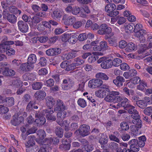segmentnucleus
Masks as SVG:
<instances>
[{"instance_id": "obj_1", "label": "nucleus", "mask_w": 152, "mask_h": 152, "mask_svg": "<svg viewBox=\"0 0 152 152\" xmlns=\"http://www.w3.org/2000/svg\"><path fill=\"white\" fill-rule=\"evenodd\" d=\"M56 101L52 97H48L46 98V103L47 105L49 107L48 109L44 110L42 111V113L44 115L46 114V117L48 119L54 121L56 120V117L52 115L53 113V110L51 108L55 105Z\"/></svg>"}, {"instance_id": "obj_2", "label": "nucleus", "mask_w": 152, "mask_h": 152, "mask_svg": "<svg viewBox=\"0 0 152 152\" xmlns=\"http://www.w3.org/2000/svg\"><path fill=\"white\" fill-rule=\"evenodd\" d=\"M128 112L132 114V116L129 118V123L131 124H141V121L140 119V116L137 110L134 109V107L130 105L127 108Z\"/></svg>"}, {"instance_id": "obj_3", "label": "nucleus", "mask_w": 152, "mask_h": 152, "mask_svg": "<svg viewBox=\"0 0 152 152\" xmlns=\"http://www.w3.org/2000/svg\"><path fill=\"white\" fill-rule=\"evenodd\" d=\"M119 94V93L117 91H112L110 92L109 95H107L105 98V100L108 102L117 103L122 100L123 98L120 96H116Z\"/></svg>"}, {"instance_id": "obj_4", "label": "nucleus", "mask_w": 152, "mask_h": 152, "mask_svg": "<svg viewBox=\"0 0 152 152\" xmlns=\"http://www.w3.org/2000/svg\"><path fill=\"white\" fill-rule=\"evenodd\" d=\"M88 85L89 87L92 88H105L106 87L105 85L103 84V81L99 79H93L90 80Z\"/></svg>"}, {"instance_id": "obj_5", "label": "nucleus", "mask_w": 152, "mask_h": 152, "mask_svg": "<svg viewBox=\"0 0 152 152\" xmlns=\"http://www.w3.org/2000/svg\"><path fill=\"white\" fill-rule=\"evenodd\" d=\"M130 145V149H126L125 152H136L140 150V147L138 145V140L135 139H132L129 142Z\"/></svg>"}, {"instance_id": "obj_6", "label": "nucleus", "mask_w": 152, "mask_h": 152, "mask_svg": "<svg viewBox=\"0 0 152 152\" xmlns=\"http://www.w3.org/2000/svg\"><path fill=\"white\" fill-rule=\"evenodd\" d=\"M101 89L96 90L95 92V95L99 98H103L107 94L109 95L110 91L109 87L106 85L105 88H101Z\"/></svg>"}, {"instance_id": "obj_7", "label": "nucleus", "mask_w": 152, "mask_h": 152, "mask_svg": "<svg viewBox=\"0 0 152 152\" xmlns=\"http://www.w3.org/2000/svg\"><path fill=\"white\" fill-rule=\"evenodd\" d=\"M84 63V61L83 60L77 57L75 59L73 63L67 66L66 69V70L67 71H69L74 69L78 66L83 64Z\"/></svg>"}, {"instance_id": "obj_8", "label": "nucleus", "mask_w": 152, "mask_h": 152, "mask_svg": "<svg viewBox=\"0 0 152 152\" xmlns=\"http://www.w3.org/2000/svg\"><path fill=\"white\" fill-rule=\"evenodd\" d=\"M65 10L67 13H71L73 15H76L80 12V9L78 6L72 7L71 4H69L65 8Z\"/></svg>"}, {"instance_id": "obj_9", "label": "nucleus", "mask_w": 152, "mask_h": 152, "mask_svg": "<svg viewBox=\"0 0 152 152\" xmlns=\"http://www.w3.org/2000/svg\"><path fill=\"white\" fill-rule=\"evenodd\" d=\"M90 127L86 124L81 125L79 130L76 132H79V134L83 136L88 135L89 133Z\"/></svg>"}, {"instance_id": "obj_10", "label": "nucleus", "mask_w": 152, "mask_h": 152, "mask_svg": "<svg viewBox=\"0 0 152 152\" xmlns=\"http://www.w3.org/2000/svg\"><path fill=\"white\" fill-rule=\"evenodd\" d=\"M62 20H64V23L66 25L72 26L76 20V19L73 16L65 15Z\"/></svg>"}, {"instance_id": "obj_11", "label": "nucleus", "mask_w": 152, "mask_h": 152, "mask_svg": "<svg viewBox=\"0 0 152 152\" xmlns=\"http://www.w3.org/2000/svg\"><path fill=\"white\" fill-rule=\"evenodd\" d=\"M140 81V78L138 77H136L126 81L128 86L131 88H134L135 85Z\"/></svg>"}, {"instance_id": "obj_12", "label": "nucleus", "mask_w": 152, "mask_h": 152, "mask_svg": "<svg viewBox=\"0 0 152 152\" xmlns=\"http://www.w3.org/2000/svg\"><path fill=\"white\" fill-rule=\"evenodd\" d=\"M146 32L145 30H141V31L135 33L134 36L138 38L140 41L142 42H144L145 40Z\"/></svg>"}, {"instance_id": "obj_13", "label": "nucleus", "mask_w": 152, "mask_h": 152, "mask_svg": "<svg viewBox=\"0 0 152 152\" xmlns=\"http://www.w3.org/2000/svg\"><path fill=\"white\" fill-rule=\"evenodd\" d=\"M18 28L21 32L23 33L27 32L28 27L27 23H24L22 21H20L18 22Z\"/></svg>"}, {"instance_id": "obj_14", "label": "nucleus", "mask_w": 152, "mask_h": 152, "mask_svg": "<svg viewBox=\"0 0 152 152\" xmlns=\"http://www.w3.org/2000/svg\"><path fill=\"white\" fill-rule=\"evenodd\" d=\"M102 54L101 53L94 52L89 56L88 58V61L89 63L94 62L98 59L99 55H102Z\"/></svg>"}, {"instance_id": "obj_15", "label": "nucleus", "mask_w": 152, "mask_h": 152, "mask_svg": "<svg viewBox=\"0 0 152 152\" xmlns=\"http://www.w3.org/2000/svg\"><path fill=\"white\" fill-rule=\"evenodd\" d=\"M112 65V60L108 59L107 57H106V59L101 64V67L104 69L110 68Z\"/></svg>"}, {"instance_id": "obj_16", "label": "nucleus", "mask_w": 152, "mask_h": 152, "mask_svg": "<svg viewBox=\"0 0 152 152\" xmlns=\"http://www.w3.org/2000/svg\"><path fill=\"white\" fill-rule=\"evenodd\" d=\"M58 110V112L57 114V122L58 123L62 121L63 119L66 117V114L64 109Z\"/></svg>"}, {"instance_id": "obj_17", "label": "nucleus", "mask_w": 152, "mask_h": 152, "mask_svg": "<svg viewBox=\"0 0 152 152\" xmlns=\"http://www.w3.org/2000/svg\"><path fill=\"white\" fill-rule=\"evenodd\" d=\"M77 51H74L65 53L62 56V58L65 60L69 59L75 57L77 56Z\"/></svg>"}, {"instance_id": "obj_18", "label": "nucleus", "mask_w": 152, "mask_h": 152, "mask_svg": "<svg viewBox=\"0 0 152 152\" xmlns=\"http://www.w3.org/2000/svg\"><path fill=\"white\" fill-rule=\"evenodd\" d=\"M27 121L28 124H31L34 122H37V124H39V122H37V121H39L41 124H45L46 122V120L45 117H40L39 119H36L34 121V119L32 118V116H29L27 118Z\"/></svg>"}, {"instance_id": "obj_19", "label": "nucleus", "mask_w": 152, "mask_h": 152, "mask_svg": "<svg viewBox=\"0 0 152 152\" xmlns=\"http://www.w3.org/2000/svg\"><path fill=\"white\" fill-rule=\"evenodd\" d=\"M125 81L124 78L121 76H117L116 79L113 80L114 83L117 86L121 87L123 85V83Z\"/></svg>"}, {"instance_id": "obj_20", "label": "nucleus", "mask_w": 152, "mask_h": 152, "mask_svg": "<svg viewBox=\"0 0 152 152\" xmlns=\"http://www.w3.org/2000/svg\"><path fill=\"white\" fill-rule=\"evenodd\" d=\"M46 96V94L44 91H37L35 94L34 97L37 99L41 100L43 99Z\"/></svg>"}, {"instance_id": "obj_21", "label": "nucleus", "mask_w": 152, "mask_h": 152, "mask_svg": "<svg viewBox=\"0 0 152 152\" xmlns=\"http://www.w3.org/2000/svg\"><path fill=\"white\" fill-rule=\"evenodd\" d=\"M34 67V66H32L30 65L28 63V62L22 64L20 66L21 70L23 71H29Z\"/></svg>"}, {"instance_id": "obj_22", "label": "nucleus", "mask_w": 152, "mask_h": 152, "mask_svg": "<svg viewBox=\"0 0 152 152\" xmlns=\"http://www.w3.org/2000/svg\"><path fill=\"white\" fill-rule=\"evenodd\" d=\"M63 12L62 11L57 9L53 11L51 14V16L54 19H58L60 18L63 15Z\"/></svg>"}, {"instance_id": "obj_23", "label": "nucleus", "mask_w": 152, "mask_h": 152, "mask_svg": "<svg viewBox=\"0 0 152 152\" xmlns=\"http://www.w3.org/2000/svg\"><path fill=\"white\" fill-rule=\"evenodd\" d=\"M77 36L75 33H70L68 42L71 44L75 43L77 41Z\"/></svg>"}, {"instance_id": "obj_24", "label": "nucleus", "mask_w": 152, "mask_h": 152, "mask_svg": "<svg viewBox=\"0 0 152 152\" xmlns=\"http://www.w3.org/2000/svg\"><path fill=\"white\" fill-rule=\"evenodd\" d=\"M124 26L126 32L129 33L134 31V25L133 23H125L124 24Z\"/></svg>"}, {"instance_id": "obj_25", "label": "nucleus", "mask_w": 152, "mask_h": 152, "mask_svg": "<svg viewBox=\"0 0 152 152\" xmlns=\"http://www.w3.org/2000/svg\"><path fill=\"white\" fill-rule=\"evenodd\" d=\"M24 121V118L23 117H18L17 116L15 115L13 117L12 119L11 120L12 124H20L23 123Z\"/></svg>"}, {"instance_id": "obj_26", "label": "nucleus", "mask_w": 152, "mask_h": 152, "mask_svg": "<svg viewBox=\"0 0 152 152\" xmlns=\"http://www.w3.org/2000/svg\"><path fill=\"white\" fill-rule=\"evenodd\" d=\"M36 61L37 57L35 54H31L28 56L27 62L30 65L34 66L33 64L36 63Z\"/></svg>"}, {"instance_id": "obj_27", "label": "nucleus", "mask_w": 152, "mask_h": 152, "mask_svg": "<svg viewBox=\"0 0 152 152\" xmlns=\"http://www.w3.org/2000/svg\"><path fill=\"white\" fill-rule=\"evenodd\" d=\"M28 140L26 143L25 146L26 148L32 147L35 144L34 137H32L31 136L28 137Z\"/></svg>"}, {"instance_id": "obj_28", "label": "nucleus", "mask_w": 152, "mask_h": 152, "mask_svg": "<svg viewBox=\"0 0 152 152\" xmlns=\"http://www.w3.org/2000/svg\"><path fill=\"white\" fill-rule=\"evenodd\" d=\"M147 49V46L144 45H141L140 46V48L139 49V50L138 51V53H142V58H144L145 56H148L149 55V53H146L145 52V50Z\"/></svg>"}, {"instance_id": "obj_29", "label": "nucleus", "mask_w": 152, "mask_h": 152, "mask_svg": "<svg viewBox=\"0 0 152 152\" xmlns=\"http://www.w3.org/2000/svg\"><path fill=\"white\" fill-rule=\"evenodd\" d=\"M121 103L118 104V106L120 107L122 106L124 108H128L131 104H129L128 100L125 97H123Z\"/></svg>"}, {"instance_id": "obj_30", "label": "nucleus", "mask_w": 152, "mask_h": 152, "mask_svg": "<svg viewBox=\"0 0 152 152\" xmlns=\"http://www.w3.org/2000/svg\"><path fill=\"white\" fill-rule=\"evenodd\" d=\"M12 84L16 88L21 87L22 86V81L20 80L19 78L18 77L14 79L12 81Z\"/></svg>"}, {"instance_id": "obj_31", "label": "nucleus", "mask_w": 152, "mask_h": 152, "mask_svg": "<svg viewBox=\"0 0 152 152\" xmlns=\"http://www.w3.org/2000/svg\"><path fill=\"white\" fill-rule=\"evenodd\" d=\"M116 8L115 4L113 3H109L106 5L105 7V10L107 12H111L115 9Z\"/></svg>"}, {"instance_id": "obj_32", "label": "nucleus", "mask_w": 152, "mask_h": 152, "mask_svg": "<svg viewBox=\"0 0 152 152\" xmlns=\"http://www.w3.org/2000/svg\"><path fill=\"white\" fill-rule=\"evenodd\" d=\"M136 45L133 43L131 42L127 45L125 50L127 52H131L136 50Z\"/></svg>"}, {"instance_id": "obj_33", "label": "nucleus", "mask_w": 152, "mask_h": 152, "mask_svg": "<svg viewBox=\"0 0 152 152\" xmlns=\"http://www.w3.org/2000/svg\"><path fill=\"white\" fill-rule=\"evenodd\" d=\"M5 102L6 105L8 107L12 106L14 104V99L12 97L6 98Z\"/></svg>"}, {"instance_id": "obj_34", "label": "nucleus", "mask_w": 152, "mask_h": 152, "mask_svg": "<svg viewBox=\"0 0 152 152\" xmlns=\"http://www.w3.org/2000/svg\"><path fill=\"white\" fill-rule=\"evenodd\" d=\"M139 141H138V145L140 147H143L145 144V142L146 141V137L144 136H142L138 138Z\"/></svg>"}, {"instance_id": "obj_35", "label": "nucleus", "mask_w": 152, "mask_h": 152, "mask_svg": "<svg viewBox=\"0 0 152 152\" xmlns=\"http://www.w3.org/2000/svg\"><path fill=\"white\" fill-rule=\"evenodd\" d=\"M3 73L4 75L6 76H12L15 75V72L12 69L5 68Z\"/></svg>"}, {"instance_id": "obj_36", "label": "nucleus", "mask_w": 152, "mask_h": 152, "mask_svg": "<svg viewBox=\"0 0 152 152\" xmlns=\"http://www.w3.org/2000/svg\"><path fill=\"white\" fill-rule=\"evenodd\" d=\"M56 107L55 108V110H58L64 109V106L63 105V102L61 100H58L56 101Z\"/></svg>"}, {"instance_id": "obj_37", "label": "nucleus", "mask_w": 152, "mask_h": 152, "mask_svg": "<svg viewBox=\"0 0 152 152\" xmlns=\"http://www.w3.org/2000/svg\"><path fill=\"white\" fill-rule=\"evenodd\" d=\"M95 77L96 78L101 79L104 80H107L109 79V77L106 75L102 72L97 73Z\"/></svg>"}, {"instance_id": "obj_38", "label": "nucleus", "mask_w": 152, "mask_h": 152, "mask_svg": "<svg viewBox=\"0 0 152 152\" xmlns=\"http://www.w3.org/2000/svg\"><path fill=\"white\" fill-rule=\"evenodd\" d=\"M70 33H65L60 37V39L61 41L64 42H68V39Z\"/></svg>"}, {"instance_id": "obj_39", "label": "nucleus", "mask_w": 152, "mask_h": 152, "mask_svg": "<svg viewBox=\"0 0 152 152\" xmlns=\"http://www.w3.org/2000/svg\"><path fill=\"white\" fill-rule=\"evenodd\" d=\"M141 127V124H134L130 126V129L133 132H137L140 128Z\"/></svg>"}, {"instance_id": "obj_40", "label": "nucleus", "mask_w": 152, "mask_h": 152, "mask_svg": "<svg viewBox=\"0 0 152 152\" xmlns=\"http://www.w3.org/2000/svg\"><path fill=\"white\" fill-rule=\"evenodd\" d=\"M77 103L82 108H84L87 106V103L86 101L82 98H80L78 99Z\"/></svg>"}, {"instance_id": "obj_41", "label": "nucleus", "mask_w": 152, "mask_h": 152, "mask_svg": "<svg viewBox=\"0 0 152 152\" xmlns=\"http://www.w3.org/2000/svg\"><path fill=\"white\" fill-rule=\"evenodd\" d=\"M147 86V84L145 81L142 80L140 81L139 85L137 86V89L141 91H143Z\"/></svg>"}, {"instance_id": "obj_42", "label": "nucleus", "mask_w": 152, "mask_h": 152, "mask_svg": "<svg viewBox=\"0 0 152 152\" xmlns=\"http://www.w3.org/2000/svg\"><path fill=\"white\" fill-rule=\"evenodd\" d=\"M107 25L105 24H103L101 25L99 27V30L98 32L100 34H105V30L107 27Z\"/></svg>"}, {"instance_id": "obj_43", "label": "nucleus", "mask_w": 152, "mask_h": 152, "mask_svg": "<svg viewBox=\"0 0 152 152\" xmlns=\"http://www.w3.org/2000/svg\"><path fill=\"white\" fill-rule=\"evenodd\" d=\"M63 130L60 127H57L56 130V135L60 137H62L63 134Z\"/></svg>"}, {"instance_id": "obj_44", "label": "nucleus", "mask_w": 152, "mask_h": 152, "mask_svg": "<svg viewBox=\"0 0 152 152\" xmlns=\"http://www.w3.org/2000/svg\"><path fill=\"white\" fill-rule=\"evenodd\" d=\"M9 10L10 12L15 14L19 13V14L20 15L21 13L20 10H18L14 6H11L9 7Z\"/></svg>"}, {"instance_id": "obj_45", "label": "nucleus", "mask_w": 152, "mask_h": 152, "mask_svg": "<svg viewBox=\"0 0 152 152\" xmlns=\"http://www.w3.org/2000/svg\"><path fill=\"white\" fill-rule=\"evenodd\" d=\"M9 111V109L7 107L3 105H0V114H5L7 113Z\"/></svg>"}, {"instance_id": "obj_46", "label": "nucleus", "mask_w": 152, "mask_h": 152, "mask_svg": "<svg viewBox=\"0 0 152 152\" xmlns=\"http://www.w3.org/2000/svg\"><path fill=\"white\" fill-rule=\"evenodd\" d=\"M54 83V80L51 78L44 81V85L47 86L51 87L53 86Z\"/></svg>"}, {"instance_id": "obj_47", "label": "nucleus", "mask_w": 152, "mask_h": 152, "mask_svg": "<svg viewBox=\"0 0 152 152\" xmlns=\"http://www.w3.org/2000/svg\"><path fill=\"white\" fill-rule=\"evenodd\" d=\"M7 18L8 21L11 23H14L16 22V17L14 15H9Z\"/></svg>"}, {"instance_id": "obj_48", "label": "nucleus", "mask_w": 152, "mask_h": 152, "mask_svg": "<svg viewBox=\"0 0 152 152\" xmlns=\"http://www.w3.org/2000/svg\"><path fill=\"white\" fill-rule=\"evenodd\" d=\"M67 140H63L62 141V143L63 145V147L66 150H69L70 147V142H67Z\"/></svg>"}, {"instance_id": "obj_49", "label": "nucleus", "mask_w": 152, "mask_h": 152, "mask_svg": "<svg viewBox=\"0 0 152 152\" xmlns=\"http://www.w3.org/2000/svg\"><path fill=\"white\" fill-rule=\"evenodd\" d=\"M108 138L106 136H105L104 135H102L100 139L99 142L101 144H106L107 142Z\"/></svg>"}, {"instance_id": "obj_50", "label": "nucleus", "mask_w": 152, "mask_h": 152, "mask_svg": "<svg viewBox=\"0 0 152 152\" xmlns=\"http://www.w3.org/2000/svg\"><path fill=\"white\" fill-rule=\"evenodd\" d=\"M122 62V61L119 58H116L112 61V64L115 66H119Z\"/></svg>"}, {"instance_id": "obj_51", "label": "nucleus", "mask_w": 152, "mask_h": 152, "mask_svg": "<svg viewBox=\"0 0 152 152\" xmlns=\"http://www.w3.org/2000/svg\"><path fill=\"white\" fill-rule=\"evenodd\" d=\"M8 48H9V46L6 45L4 43L0 45V51L1 52H6Z\"/></svg>"}, {"instance_id": "obj_52", "label": "nucleus", "mask_w": 152, "mask_h": 152, "mask_svg": "<svg viewBox=\"0 0 152 152\" xmlns=\"http://www.w3.org/2000/svg\"><path fill=\"white\" fill-rule=\"evenodd\" d=\"M42 86V84L40 82H36L32 85V87L34 90H38L40 89Z\"/></svg>"}, {"instance_id": "obj_53", "label": "nucleus", "mask_w": 152, "mask_h": 152, "mask_svg": "<svg viewBox=\"0 0 152 152\" xmlns=\"http://www.w3.org/2000/svg\"><path fill=\"white\" fill-rule=\"evenodd\" d=\"M141 30H145L142 29V26L141 24H138L136 25L135 26H134V31L135 33L137 32L141 31Z\"/></svg>"}, {"instance_id": "obj_54", "label": "nucleus", "mask_w": 152, "mask_h": 152, "mask_svg": "<svg viewBox=\"0 0 152 152\" xmlns=\"http://www.w3.org/2000/svg\"><path fill=\"white\" fill-rule=\"evenodd\" d=\"M98 42H91L92 46H94L93 49L95 51H101L100 46L97 45Z\"/></svg>"}, {"instance_id": "obj_55", "label": "nucleus", "mask_w": 152, "mask_h": 152, "mask_svg": "<svg viewBox=\"0 0 152 152\" xmlns=\"http://www.w3.org/2000/svg\"><path fill=\"white\" fill-rule=\"evenodd\" d=\"M100 47L101 50H106L107 48V43L105 41L101 42L100 43Z\"/></svg>"}, {"instance_id": "obj_56", "label": "nucleus", "mask_w": 152, "mask_h": 152, "mask_svg": "<svg viewBox=\"0 0 152 152\" xmlns=\"http://www.w3.org/2000/svg\"><path fill=\"white\" fill-rule=\"evenodd\" d=\"M37 134L39 136L41 140H42L45 136V131L42 130H39L37 132Z\"/></svg>"}, {"instance_id": "obj_57", "label": "nucleus", "mask_w": 152, "mask_h": 152, "mask_svg": "<svg viewBox=\"0 0 152 152\" xmlns=\"http://www.w3.org/2000/svg\"><path fill=\"white\" fill-rule=\"evenodd\" d=\"M144 114L147 115H150L152 113V107H149L145 109L144 110Z\"/></svg>"}, {"instance_id": "obj_58", "label": "nucleus", "mask_w": 152, "mask_h": 152, "mask_svg": "<svg viewBox=\"0 0 152 152\" xmlns=\"http://www.w3.org/2000/svg\"><path fill=\"white\" fill-rule=\"evenodd\" d=\"M91 42H91L90 41L87 40V44L83 46V49L86 50L91 48L92 47Z\"/></svg>"}, {"instance_id": "obj_59", "label": "nucleus", "mask_w": 152, "mask_h": 152, "mask_svg": "<svg viewBox=\"0 0 152 152\" xmlns=\"http://www.w3.org/2000/svg\"><path fill=\"white\" fill-rule=\"evenodd\" d=\"M137 104L138 106L141 108H143L147 106L146 103L145 102L144 100H143L139 101L137 102Z\"/></svg>"}, {"instance_id": "obj_60", "label": "nucleus", "mask_w": 152, "mask_h": 152, "mask_svg": "<svg viewBox=\"0 0 152 152\" xmlns=\"http://www.w3.org/2000/svg\"><path fill=\"white\" fill-rule=\"evenodd\" d=\"M82 23L80 21H75V22L72 26L75 28H78L80 27L82 25Z\"/></svg>"}, {"instance_id": "obj_61", "label": "nucleus", "mask_w": 152, "mask_h": 152, "mask_svg": "<svg viewBox=\"0 0 152 152\" xmlns=\"http://www.w3.org/2000/svg\"><path fill=\"white\" fill-rule=\"evenodd\" d=\"M147 41L148 43V47L149 48L152 47V34H148L147 35Z\"/></svg>"}, {"instance_id": "obj_62", "label": "nucleus", "mask_w": 152, "mask_h": 152, "mask_svg": "<svg viewBox=\"0 0 152 152\" xmlns=\"http://www.w3.org/2000/svg\"><path fill=\"white\" fill-rule=\"evenodd\" d=\"M48 39V37L46 36H42L39 37V41L41 43H45Z\"/></svg>"}, {"instance_id": "obj_63", "label": "nucleus", "mask_w": 152, "mask_h": 152, "mask_svg": "<svg viewBox=\"0 0 152 152\" xmlns=\"http://www.w3.org/2000/svg\"><path fill=\"white\" fill-rule=\"evenodd\" d=\"M31 20V22L33 24L34 23L37 24L41 20L40 18L37 16H34L32 18Z\"/></svg>"}, {"instance_id": "obj_64", "label": "nucleus", "mask_w": 152, "mask_h": 152, "mask_svg": "<svg viewBox=\"0 0 152 152\" xmlns=\"http://www.w3.org/2000/svg\"><path fill=\"white\" fill-rule=\"evenodd\" d=\"M38 152H48V149L46 147V144H44L40 146Z\"/></svg>"}]
</instances>
